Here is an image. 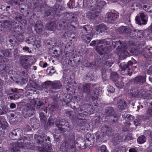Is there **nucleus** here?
Segmentation results:
<instances>
[{
    "label": "nucleus",
    "instance_id": "obj_5",
    "mask_svg": "<svg viewBox=\"0 0 152 152\" xmlns=\"http://www.w3.org/2000/svg\"><path fill=\"white\" fill-rule=\"evenodd\" d=\"M18 140L19 142L13 143L12 147L11 149L12 152L20 151V148H29L28 140L26 137L24 136L22 139L19 138Z\"/></svg>",
    "mask_w": 152,
    "mask_h": 152
},
{
    "label": "nucleus",
    "instance_id": "obj_38",
    "mask_svg": "<svg viewBox=\"0 0 152 152\" xmlns=\"http://www.w3.org/2000/svg\"><path fill=\"white\" fill-rule=\"evenodd\" d=\"M11 49L2 50L1 51L3 54L6 57H12V54Z\"/></svg>",
    "mask_w": 152,
    "mask_h": 152
},
{
    "label": "nucleus",
    "instance_id": "obj_28",
    "mask_svg": "<svg viewBox=\"0 0 152 152\" xmlns=\"http://www.w3.org/2000/svg\"><path fill=\"white\" fill-rule=\"evenodd\" d=\"M27 86L30 88H32L37 89H39L40 88L39 86L36 82L32 80L29 81Z\"/></svg>",
    "mask_w": 152,
    "mask_h": 152
},
{
    "label": "nucleus",
    "instance_id": "obj_51",
    "mask_svg": "<svg viewBox=\"0 0 152 152\" xmlns=\"http://www.w3.org/2000/svg\"><path fill=\"white\" fill-rule=\"evenodd\" d=\"M0 123L1 125V126L2 128H6L8 126V123L3 120H0Z\"/></svg>",
    "mask_w": 152,
    "mask_h": 152
},
{
    "label": "nucleus",
    "instance_id": "obj_49",
    "mask_svg": "<svg viewBox=\"0 0 152 152\" xmlns=\"http://www.w3.org/2000/svg\"><path fill=\"white\" fill-rule=\"evenodd\" d=\"M39 117L41 121L43 123H45L46 119L44 115V113L43 112L40 113L39 114Z\"/></svg>",
    "mask_w": 152,
    "mask_h": 152
},
{
    "label": "nucleus",
    "instance_id": "obj_57",
    "mask_svg": "<svg viewBox=\"0 0 152 152\" xmlns=\"http://www.w3.org/2000/svg\"><path fill=\"white\" fill-rule=\"evenodd\" d=\"M15 15L16 16L15 17V19L20 22V20L22 19L23 17L22 15L20 14H18V13H16Z\"/></svg>",
    "mask_w": 152,
    "mask_h": 152
},
{
    "label": "nucleus",
    "instance_id": "obj_43",
    "mask_svg": "<svg viewBox=\"0 0 152 152\" xmlns=\"http://www.w3.org/2000/svg\"><path fill=\"white\" fill-rule=\"evenodd\" d=\"M127 150V149L125 147H123L120 146L118 147L116 146L115 151V152H118L119 151L122 152H126Z\"/></svg>",
    "mask_w": 152,
    "mask_h": 152
},
{
    "label": "nucleus",
    "instance_id": "obj_60",
    "mask_svg": "<svg viewBox=\"0 0 152 152\" xmlns=\"http://www.w3.org/2000/svg\"><path fill=\"white\" fill-rule=\"evenodd\" d=\"M20 75L21 77L26 78V79H27L26 77L27 76V74L25 71H23L22 72L20 73Z\"/></svg>",
    "mask_w": 152,
    "mask_h": 152
},
{
    "label": "nucleus",
    "instance_id": "obj_29",
    "mask_svg": "<svg viewBox=\"0 0 152 152\" xmlns=\"http://www.w3.org/2000/svg\"><path fill=\"white\" fill-rule=\"evenodd\" d=\"M62 86V84L58 80L53 81L52 88L54 89H58L60 88Z\"/></svg>",
    "mask_w": 152,
    "mask_h": 152
},
{
    "label": "nucleus",
    "instance_id": "obj_45",
    "mask_svg": "<svg viewBox=\"0 0 152 152\" xmlns=\"http://www.w3.org/2000/svg\"><path fill=\"white\" fill-rule=\"evenodd\" d=\"M56 71L53 66H51L48 68L47 70V72L48 75H51L55 72Z\"/></svg>",
    "mask_w": 152,
    "mask_h": 152
},
{
    "label": "nucleus",
    "instance_id": "obj_3",
    "mask_svg": "<svg viewBox=\"0 0 152 152\" xmlns=\"http://www.w3.org/2000/svg\"><path fill=\"white\" fill-rule=\"evenodd\" d=\"M112 41L106 39L99 40L97 43L96 50L100 55L107 53L110 52Z\"/></svg>",
    "mask_w": 152,
    "mask_h": 152
},
{
    "label": "nucleus",
    "instance_id": "obj_21",
    "mask_svg": "<svg viewBox=\"0 0 152 152\" xmlns=\"http://www.w3.org/2000/svg\"><path fill=\"white\" fill-rule=\"evenodd\" d=\"M146 79L145 76L140 75L135 77L133 80L135 83L142 84L146 82Z\"/></svg>",
    "mask_w": 152,
    "mask_h": 152
},
{
    "label": "nucleus",
    "instance_id": "obj_56",
    "mask_svg": "<svg viewBox=\"0 0 152 152\" xmlns=\"http://www.w3.org/2000/svg\"><path fill=\"white\" fill-rule=\"evenodd\" d=\"M50 55L53 57L57 58L59 56V55L57 53V51L55 50L53 52L50 53Z\"/></svg>",
    "mask_w": 152,
    "mask_h": 152
},
{
    "label": "nucleus",
    "instance_id": "obj_24",
    "mask_svg": "<svg viewBox=\"0 0 152 152\" xmlns=\"http://www.w3.org/2000/svg\"><path fill=\"white\" fill-rule=\"evenodd\" d=\"M130 29L128 27L122 26L119 27L118 29V31L120 34H124L128 33L130 31Z\"/></svg>",
    "mask_w": 152,
    "mask_h": 152
},
{
    "label": "nucleus",
    "instance_id": "obj_32",
    "mask_svg": "<svg viewBox=\"0 0 152 152\" xmlns=\"http://www.w3.org/2000/svg\"><path fill=\"white\" fill-rule=\"evenodd\" d=\"M36 39L34 36L32 35L26 38L25 41L28 44H34Z\"/></svg>",
    "mask_w": 152,
    "mask_h": 152
},
{
    "label": "nucleus",
    "instance_id": "obj_30",
    "mask_svg": "<svg viewBox=\"0 0 152 152\" xmlns=\"http://www.w3.org/2000/svg\"><path fill=\"white\" fill-rule=\"evenodd\" d=\"M37 148L38 150L40 152H49V150H50L51 147L48 145H46L45 147H44L43 145H42L41 147H38Z\"/></svg>",
    "mask_w": 152,
    "mask_h": 152
},
{
    "label": "nucleus",
    "instance_id": "obj_26",
    "mask_svg": "<svg viewBox=\"0 0 152 152\" xmlns=\"http://www.w3.org/2000/svg\"><path fill=\"white\" fill-rule=\"evenodd\" d=\"M91 85L90 83H84L82 85V89L83 92L88 94L90 93Z\"/></svg>",
    "mask_w": 152,
    "mask_h": 152
},
{
    "label": "nucleus",
    "instance_id": "obj_27",
    "mask_svg": "<svg viewBox=\"0 0 152 152\" xmlns=\"http://www.w3.org/2000/svg\"><path fill=\"white\" fill-rule=\"evenodd\" d=\"M118 108L121 110H124L126 107V103L124 100H119L117 102Z\"/></svg>",
    "mask_w": 152,
    "mask_h": 152
},
{
    "label": "nucleus",
    "instance_id": "obj_42",
    "mask_svg": "<svg viewBox=\"0 0 152 152\" xmlns=\"http://www.w3.org/2000/svg\"><path fill=\"white\" fill-rule=\"evenodd\" d=\"M137 140L138 143L142 144L146 142V138L144 135H141L137 138Z\"/></svg>",
    "mask_w": 152,
    "mask_h": 152
},
{
    "label": "nucleus",
    "instance_id": "obj_36",
    "mask_svg": "<svg viewBox=\"0 0 152 152\" xmlns=\"http://www.w3.org/2000/svg\"><path fill=\"white\" fill-rule=\"evenodd\" d=\"M145 51L147 53L144 56V57L146 58H151L152 55V48H147L145 49Z\"/></svg>",
    "mask_w": 152,
    "mask_h": 152
},
{
    "label": "nucleus",
    "instance_id": "obj_2",
    "mask_svg": "<svg viewBox=\"0 0 152 152\" xmlns=\"http://www.w3.org/2000/svg\"><path fill=\"white\" fill-rule=\"evenodd\" d=\"M55 121V125L56 128L55 129V132L57 134H60L61 132L65 131L67 129L66 127L69 126L68 121L65 119H62L61 121H56L55 119L52 117H50L48 119L47 124L50 126H53Z\"/></svg>",
    "mask_w": 152,
    "mask_h": 152
},
{
    "label": "nucleus",
    "instance_id": "obj_61",
    "mask_svg": "<svg viewBox=\"0 0 152 152\" xmlns=\"http://www.w3.org/2000/svg\"><path fill=\"white\" fill-rule=\"evenodd\" d=\"M129 51L133 55H137L140 53L138 52L137 50L135 49H131V50H129Z\"/></svg>",
    "mask_w": 152,
    "mask_h": 152
},
{
    "label": "nucleus",
    "instance_id": "obj_54",
    "mask_svg": "<svg viewBox=\"0 0 152 152\" xmlns=\"http://www.w3.org/2000/svg\"><path fill=\"white\" fill-rule=\"evenodd\" d=\"M98 150L101 152H106L107 151H108L107 150L106 146L104 145H102L100 147Z\"/></svg>",
    "mask_w": 152,
    "mask_h": 152
},
{
    "label": "nucleus",
    "instance_id": "obj_17",
    "mask_svg": "<svg viewBox=\"0 0 152 152\" xmlns=\"http://www.w3.org/2000/svg\"><path fill=\"white\" fill-rule=\"evenodd\" d=\"M140 95L139 98L145 99H152V94L150 91H145L143 90L140 91Z\"/></svg>",
    "mask_w": 152,
    "mask_h": 152
},
{
    "label": "nucleus",
    "instance_id": "obj_20",
    "mask_svg": "<svg viewBox=\"0 0 152 152\" xmlns=\"http://www.w3.org/2000/svg\"><path fill=\"white\" fill-rule=\"evenodd\" d=\"M34 6L33 7L34 11H39L41 10L43 5L42 3H39L38 0H32Z\"/></svg>",
    "mask_w": 152,
    "mask_h": 152
},
{
    "label": "nucleus",
    "instance_id": "obj_10",
    "mask_svg": "<svg viewBox=\"0 0 152 152\" xmlns=\"http://www.w3.org/2000/svg\"><path fill=\"white\" fill-rule=\"evenodd\" d=\"M23 131L19 128L16 129L12 131L9 134V137L12 140H18L19 137L23 135Z\"/></svg>",
    "mask_w": 152,
    "mask_h": 152
},
{
    "label": "nucleus",
    "instance_id": "obj_50",
    "mask_svg": "<svg viewBox=\"0 0 152 152\" xmlns=\"http://www.w3.org/2000/svg\"><path fill=\"white\" fill-rule=\"evenodd\" d=\"M67 145V142H64L61 145L60 147L61 151H65L66 149V146Z\"/></svg>",
    "mask_w": 152,
    "mask_h": 152
},
{
    "label": "nucleus",
    "instance_id": "obj_6",
    "mask_svg": "<svg viewBox=\"0 0 152 152\" xmlns=\"http://www.w3.org/2000/svg\"><path fill=\"white\" fill-rule=\"evenodd\" d=\"M106 3L104 1L99 2L96 7L95 9L89 11L87 13V17L90 19H94L98 16L101 12V9L105 5Z\"/></svg>",
    "mask_w": 152,
    "mask_h": 152
},
{
    "label": "nucleus",
    "instance_id": "obj_8",
    "mask_svg": "<svg viewBox=\"0 0 152 152\" xmlns=\"http://www.w3.org/2000/svg\"><path fill=\"white\" fill-rule=\"evenodd\" d=\"M31 105H32V107L34 108V107L36 109L41 112L44 111L47 113L46 107H45V104L42 102L41 101L37 99H33L31 100L30 103H28Z\"/></svg>",
    "mask_w": 152,
    "mask_h": 152
},
{
    "label": "nucleus",
    "instance_id": "obj_18",
    "mask_svg": "<svg viewBox=\"0 0 152 152\" xmlns=\"http://www.w3.org/2000/svg\"><path fill=\"white\" fill-rule=\"evenodd\" d=\"M2 28L7 30H10L12 28V22L8 20H4L1 22Z\"/></svg>",
    "mask_w": 152,
    "mask_h": 152
},
{
    "label": "nucleus",
    "instance_id": "obj_4",
    "mask_svg": "<svg viewBox=\"0 0 152 152\" xmlns=\"http://www.w3.org/2000/svg\"><path fill=\"white\" fill-rule=\"evenodd\" d=\"M118 45L117 49L119 52L118 53L120 54L119 57L121 59H123L125 58V56L129 55V53L126 50V49L133 48L134 45L132 41H129L127 42L126 46H124L122 45L120 41H119L115 43V45Z\"/></svg>",
    "mask_w": 152,
    "mask_h": 152
},
{
    "label": "nucleus",
    "instance_id": "obj_19",
    "mask_svg": "<svg viewBox=\"0 0 152 152\" xmlns=\"http://www.w3.org/2000/svg\"><path fill=\"white\" fill-rule=\"evenodd\" d=\"M34 29L37 33L38 34H40L42 32L43 28V25L41 21H38L35 23Z\"/></svg>",
    "mask_w": 152,
    "mask_h": 152
},
{
    "label": "nucleus",
    "instance_id": "obj_40",
    "mask_svg": "<svg viewBox=\"0 0 152 152\" xmlns=\"http://www.w3.org/2000/svg\"><path fill=\"white\" fill-rule=\"evenodd\" d=\"M78 4L75 2V0H70L68 3V5L70 8H73L77 7Z\"/></svg>",
    "mask_w": 152,
    "mask_h": 152
},
{
    "label": "nucleus",
    "instance_id": "obj_33",
    "mask_svg": "<svg viewBox=\"0 0 152 152\" xmlns=\"http://www.w3.org/2000/svg\"><path fill=\"white\" fill-rule=\"evenodd\" d=\"M56 23L55 22H52L48 24H46V27L47 29L50 31H53L56 28Z\"/></svg>",
    "mask_w": 152,
    "mask_h": 152
},
{
    "label": "nucleus",
    "instance_id": "obj_22",
    "mask_svg": "<svg viewBox=\"0 0 152 152\" xmlns=\"http://www.w3.org/2000/svg\"><path fill=\"white\" fill-rule=\"evenodd\" d=\"M128 35V36L132 38H137L141 37V33L139 31L132 30L129 31Z\"/></svg>",
    "mask_w": 152,
    "mask_h": 152
},
{
    "label": "nucleus",
    "instance_id": "obj_48",
    "mask_svg": "<svg viewBox=\"0 0 152 152\" xmlns=\"http://www.w3.org/2000/svg\"><path fill=\"white\" fill-rule=\"evenodd\" d=\"M121 140L120 139V137L118 136H116L113 140V142L115 146L118 144Z\"/></svg>",
    "mask_w": 152,
    "mask_h": 152
},
{
    "label": "nucleus",
    "instance_id": "obj_25",
    "mask_svg": "<svg viewBox=\"0 0 152 152\" xmlns=\"http://www.w3.org/2000/svg\"><path fill=\"white\" fill-rule=\"evenodd\" d=\"M107 28L105 24L104 23H102L99 25L97 27V31H98L99 33L104 34L105 32L107 30Z\"/></svg>",
    "mask_w": 152,
    "mask_h": 152
},
{
    "label": "nucleus",
    "instance_id": "obj_64",
    "mask_svg": "<svg viewBox=\"0 0 152 152\" xmlns=\"http://www.w3.org/2000/svg\"><path fill=\"white\" fill-rule=\"evenodd\" d=\"M127 119L130 121H133L134 118V116L130 115H127L126 116Z\"/></svg>",
    "mask_w": 152,
    "mask_h": 152
},
{
    "label": "nucleus",
    "instance_id": "obj_37",
    "mask_svg": "<svg viewBox=\"0 0 152 152\" xmlns=\"http://www.w3.org/2000/svg\"><path fill=\"white\" fill-rule=\"evenodd\" d=\"M119 75L116 72H112L110 75V78L113 82H116L118 80Z\"/></svg>",
    "mask_w": 152,
    "mask_h": 152
},
{
    "label": "nucleus",
    "instance_id": "obj_16",
    "mask_svg": "<svg viewBox=\"0 0 152 152\" xmlns=\"http://www.w3.org/2000/svg\"><path fill=\"white\" fill-rule=\"evenodd\" d=\"M117 17L118 15L115 13L109 12L107 13L106 18L108 22L110 23H113Z\"/></svg>",
    "mask_w": 152,
    "mask_h": 152
},
{
    "label": "nucleus",
    "instance_id": "obj_59",
    "mask_svg": "<svg viewBox=\"0 0 152 152\" xmlns=\"http://www.w3.org/2000/svg\"><path fill=\"white\" fill-rule=\"evenodd\" d=\"M109 126L107 125L103 126L101 128V131L103 133L105 134Z\"/></svg>",
    "mask_w": 152,
    "mask_h": 152
},
{
    "label": "nucleus",
    "instance_id": "obj_52",
    "mask_svg": "<svg viewBox=\"0 0 152 152\" xmlns=\"http://www.w3.org/2000/svg\"><path fill=\"white\" fill-rule=\"evenodd\" d=\"M64 81L65 83L68 84L66 85V88L67 91H69L70 90L69 88L71 87L72 84H73V83L72 82H70L69 80H66V79H64Z\"/></svg>",
    "mask_w": 152,
    "mask_h": 152
},
{
    "label": "nucleus",
    "instance_id": "obj_46",
    "mask_svg": "<svg viewBox=\"0 0 152 152\" xmlns=\"http://www.w3.org/2000/svg\"><path fill=\"white\" fill-rule=\"evenodd\" d=\"M26 80L27 79H26V78H22L20 77V79H18V80L16 81V83L19 85H22L25 83V81H26Z\"/></svg>",
    "mask_w": 152,
    "mask_h": 152
},
{
    "label": "nucleus",
    "instance_id": "obj_7",
    "mask_svg": "<svg viewBox=\"0 0 152 152\" xmlns=\"http://www.w3.org/2000/svg\"><path fill=\"white\" fill-rule=\"evenodd\" d=\"M75 134H72L70 137L69 139V144L70 145V147L69 149H70V151L72 152H76L77 151H79L78 149H85L86 148L85 142L83 141V142L82 145H81L80 146H78L77 148H76L75 144H77L75 140Z\"/></svg>",
    "mask_w": 152,
    "mask_h": 152
},
{
    "label": "nucleus",
    "instance_id": "obj_34",
    "mask_svg": "<svg viewBox=\"0 0 152 152\" xmlns=\"http://www.w3.org/2000/svg\"><path fill=\"white\" fill-rule=\"evenodd\" d=\"M34 138L36 141L37 143L39 144H41L44 141V137L38 134H35Z\"/></svg>",
    "mask_w": 152,
    "mask_h": 152
},
{
    "label": "nucleus",
    "instance_id": "obj_47",
    "mask_svg": "<svg viewBox=\"0 0 152 152\" xmlns=\"http://www.w3.org/2000/svg\"><path fill=\"white\" fill-rule=\"evenodd\" d=\"M73 113V112L71 111L66 112L67 115L70 118L72 119L76 118V116L74 115Z\"/></svg>",
    "mask_w": 152,
    "mask_h": 152
},
{
    "label": "nucleus",
    "instance_id": "obj_58",
    "mask_svg": "<svg viewBox=\"0 0 152 152\" xmlns=\"http://www.w3.org/2000/svg\"><path fill=\"white\" fill-rule=\"evenodd\" d=\"M18 34V36H16V39L19 42H22L24 39V37L22 34Z\"/></svg>",
    "mask_w": 152,
    "mask_h": 152
},
{
    "label": "nucleus",
    "instance_id": "obj_15",
    "mask_svg": "<svg viewBox=\"0 0 152 152\" xmlns=\"http://www.w3.org/2000/svg\"><path fill=\"white\" fill-rule=\"evenodd\" d=\"M92 29V28L91 26L86 25L80 27L79 30L81 34H86L87 35V34H91Z\"/></svg>",
    "mask_w": 152,
    "mask_h": 152
},
{
    "label": "nucleus",
    "instance_id": "obj_23",
    "mask_svg": "<svg viewBox=\"0 0 152 152\" xmlns=\"http://www.w3.org/2000/svg\"><path fill=\"white\" fill-rule=\"evenodd\" d=\"M102 93V89L100 87H97L95 88L93 91V93L95 95L92 96V99L93 100H95L97 99L98 98V96L100 94Z\"/></svg>",
    "mask_w": 152,
    "mask_h": 152
},
{
    "label": "nucleus",
    "instance_id": "obj_53",
    "mask_svg": "<svg viewBox=\"0 0 152 152\" xmlns=\"http://www.w3.org/2000/svg\"><path fill=\"white\" fill-rule=\"evenodd\" d=\"M52 12H53V11L51 7H48V10L45 11V15L46 16H48Z\"/></svg>",
    "mask_w": 152,
    "mask_h": 152
},
{
    "label": "nucleus",
    "instance_id": "obj_14",
    "mask_svg": "<svg viewBox=\"0 0 152 152\" xmlns=\"http://www.w3.org/2000/svg\"><path fill=\"white\" fill-rule=\"evenodd\" d=\"M105 113L107 117L111 116V120L113 122H116L118 121V118L116 116L114 115L113 108L112 107H109L105 110Z\"/></svg>",
    "mask_w": 152,
    "mask_h": 152
},
{
    "label": "nucleus",
    "instance_id": "obj_12",
    "mask_svg": "<svg viewBox=\"0 0 152 152\" xmlns=\"http://www.w3.org/2000/svg\"><path fill=\"white\" fill-rule=\"evenodd\" d=\"M133 63L131 61H129L127 64H125L124 63H121L119 65V67L121 69V70L124 71L126 70H127V75L131 76L132 74V70L130 69L132 66Z\"/></svg>",
    "mask_w": 152,
    "mask_h": 152
},
{
    "label": "nucleus",
    "instance_id": "obj_31",
    "mask_svg": "<svg viewBox=\"0 0 152 152\" xmlns=\"http://www.w3.org/2000/svg\"><path fill=\"white\" fill-rule=\"evenodd\" d=\"M53 9L55 14L58 16H59L61 11V7L58 4H56L53 7Z\"/></svg>",
    "mask_w": 152,
    "mask_h": 152
},
{
    "label": "nucleus",
    "instance_id": "obj_1",
    "mask_svg": "<svg viewBox=\"0 0 152 152\" xmlns=\"http://www.w3.org/2000/svg\"><path fill=\"white\" fill-rule=\"evenodd\" d=\"M76 15L73 13H66L64 14L63 18L64 20L62 22L59 21L57 25V27L59 26L60 29L67 26L70 28L74 29L78 26V24L77 20Z\"/></svg>",
    "mask_w": 152,
    "mask_h": 152
},
{
    "label": "nucleus",
    "instance_id": "obj_35",
    "mask_svg": "<svg viewBox=\"0 0 152 152\" xmlns=\"http://www.w3.org/2000/svg\"><path fill=\"white\" fill-rule=\"evenodd\" d=\"M89 35H87L86 34H82L81 38L84 42L86 43L89 42L91 40V38L89 36Z\"/></svg>",
    "mask_w": 152,
    "mask_h": 152
},
{
    "label": "nucleus",
    "instance_id": "obj_41",
    "mask_svg": "<svg viewBox=\"0 0 152 152\" xmlns=\"http://www.w3.org/2000/svg\"><path fill=\"white\" fill-rule=\"evenodd\" d=\"M136 89H135L134 91L131 92L129 94V96L131 98H139V96L140 95V91H138L137 89L136 90Z\"/></svg>",
    "mask_w": 152,
    "mask_h": 152
},
{
    "label": "nucleus",
    "instance_id": "obj_39",
    "mask_svg": "<svg viewBox=\"0 0 152 152\" xmlns=\"http://www.w3.org/2000/svg\"><path fill=\"white\" fill-rule=\"evenodd\" d=\"M14 31L18 34H21L23 32V27L22 26L18 25L17 26L13 28Z\"/></svg>",
    "mask_w": 152,
    "mask_h": 152
},
{
    "label": "nucleus",
    "instance_id": "obj_9",
    "mask_svg": "<svg viewBox=\"0 0 152 152\" xmlns=\"http://www.w3.org/2000/svg\"><path fill=\"white\" fill-rule=\"evenodd\" d=\"M26 107L23 109L22 111V113L23 116L25 118L30 117L33 115L35 111V109L33 108L32 105L30 104H26Z\"/></svg>",
    "mask_w": 152,
    "mask_h": 152
},
{
    "label": "nucleus",
    "instance_id": "obj_63",
    "mask_svg": "<svg viewBox=\"0 0 152 152\" xmlns=\"http://www.w3.org/2000/svg\"><path fill=\"white\" fill-rule=\"evenodd\" d=\"M108 91L109 92H110L111 93H113L115 91V89L113 86H109L108 87Z\"/></svg>",
    "mask_w": 152,
    "mask_h": 152
},
{
    "label": "nucleus",
    "instance_id": "obj_13",
    "mask_svg": "<svg viewBox=\"0 0 152 152\" xmlns=\"http://www.w3.org/2000/svg\"><path fill=\"white\" fill-rule=\"evenodd\" d=\"M140 14V15L136 17L135 20L137 23L140 25L145 24L147 21V16L143 13H141Z\"/></svg>",
    "mask_w": 152,
    "mask_h": 152
},
{
    "label": "nucleus",
    "instance_id": "obj_62",
    "mask_svg": "<svg viewBox=\"0 0 152 152\" xmlns=\"http://www.w3.org/2000/svg\"><path fill=\"white\" fill-rule=\"evenodd\" d=\"M7 67L5 64H0V70L1 71L6 70Z\"/></svg>",
    "mask_w": 152,
    "mask_h": 152
},
{
    "label": "nucleus",
    "instance_id": "obj_11",
    "mask_svg": "<svg viewBox=\"0 0 152 152\" xmlns=\"http://www.w3.org/2000/svg\"><path fill=\"white\" fill-rule=\"evenodd\" d=\"M30 58L28 56L24 55L20 57L19 61L21 65L25 69H27L31 66Z\"/></svg>",
    "mask_w": 152,
    "mask_h": 152
},
{
    "label": "nucleus",
    "instance_id": "obj_55",
    "mask_svg": "<svg viewBox=\"0 0 152 152\" xmlns=\"http://www.w3.org/2000/svg\"><path fill=\"white\" fill-rule=\"evenodd\" d=\"M115 85L117 88H122L124 86V83L122 80L116 82L115 83Z\"/></svg>",
    "mask_w": 152,
    "mask_h": 152
},
{
    "label": "nucleus",
    "instance_id": "obj_44",
    "mask_svg": "<svg viewBox=\"0 0 152 152\" xmlns=\"http://www.w3.org/2000/svg\"><path fill=\"white\" fill-rule=\"evenodd\" d=\"M38 121L35 119H33L31 122V126L34 129H37L39 127V124Z\"/></svg>",
    "mask_w": 152,
    "mask_h": 152
}]
</instances>
